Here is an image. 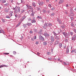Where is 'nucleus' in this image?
Here are the masks:
<instances>
[{
	"label": "nucleus",
	"instance_id": "473e14b6",
	"mask_svg": "<svg viewBox=\"0 0 76 76\" xmlns=\"http://www.w3.org/2000/svg\"><path fill=\"white\" fill-rule=\"evenodd\" d=\"M71 26H72V27H75V24L73 23H71Z\"/></svg>",
	"mask_w": 76,
	"mask_h": 76
},
{
	"label": "nucleus",
	"instance_id": "20e7f679",
	"mask_svg": "<svg viewBox=\"0 0 76 76\" xmlns=\"http://www.w3.org/2000/svg\"><path fill=\"white\" fill-rule=\"evenodd\" d=\"M42 27L44 29H46L47 28H48V23H45L44 24V26H43Z\"/></svg>",
	"mask_w": 76,
	"mask_h": 76
},
{
	"label": "nucleus",
	"instance_id": "bf43d9fd",
	"mask_svg": "<svg viewBox=\"0 0 76 76\" xmlns=\"http://www.w3.org/2000/svg\"><path fill=\"white\" fill-rule=\"evenodd\" d=\"M15 18H17V17H18V15H17V14H15Z\"/></svg>",
	"mask_w": 76,
	"mask_h": 76
},
{
	"label": "nucleus",
	"instance_id": "c85d7f7f",
	"mask_svg": "<svg viewBox=\"0 0 76 76\" xmlns=\"http://www.w3.org/2000/svg\"><path fill=\"white\" fill-rule=\"evenodd\" d=\"M1 2L2 3H6L7 0H1Z\"/></svg>",
	"mask_w": 76,
	"mask_h": 76
},
{
	"label": "nucleus",
	"instance_id": "4468645a",
	"mask_svg": "<svg viewBox=\"0 0 76 76\" xmlns=\"http://www.w3.org/2000/svg\"><path fill=\"white\" fill-rule=\"evenodd\" d=\"M43 31L42 29L39 30V31L38 32V34H42V32Z\"/></svg>",
	"mask_w": 76,
	"mask_h": 76
},
{
	"label": "nucleus",
	"instance_id": "864d4df0",
	"mask_svg": "<svg viewBox=\"0 0 76 76\" xmlns=\"http://www.w3.org/2000/svg\"><path fill=\"white\" fill-rule=\"evenodd\" d=\"M29 33H30V34H33V32L32 31V30H31L30 31Z\"/></svg>",
	"mask_w": 76,
	"mask_h": 76
},
{
	"label": "nucleus",
	"instance_id": "79ce46f5",
	"mask_svg": "<svg viewBox=\"0 0 76 76\" xmlns=\"http://www.w3.org/2000/svg\"><path fill=\"white\" fill-rule=\"evenodd\" d=\"M25 12L24 10H22L21 12V13H23V12Z\"/></svg>",
	"mask_w": 76,
	"mask_h": 76
},
{
	"label": "nucleus",
	"instance_id": "a19ab883",
	"mask_svg": "<svg viewBox=\"0 0 76 76\" xmlns=\"http://www.w3.org/2000/svg\"><path fill=\"white\" fill-rule=\"evenodd\" d=\"M31 12H33V10H32V11L29 10L28 12V13H29V14H31Z\"/></svg>",
	"mask_w": 76,
	"mask_h": 76
},
{
	"label": "nucleus",
	"instance_id": "58836bf2",
	"mask_svg": "<svg viewBox=\"0 0 76 76\" xmlns=\"http://www.w3.org/2000/svg\"><path fill=\"white\" fill-rule=\"evenodd\" d=\"M23 20H24V19H25L26 18V16H23L22 18Z\"/></svg>",
	"mask_w": 76,
	"mask_h": 76
},
{
	"label": "nucleus",
	"instance_id": "37998d69",
	"mask_svg": "<svg viewBox=\"0 0 76 76\" xmlns=\"http://www.w3.org/2000/svg\"><path fill=\"white\" fill-rule=\"evenodd\" d=\"M4 55H9V53H4Z\"/></svg>",
	"mask_w": 76,
	"mask_h": 76
},
{
	"label": "nucleus",
	"instance_id": "72a5a7b5",
	"mask_svg": "<svg viewBox=\"0 0 76 76\" xmlns=\"http://www.w3.org/2000/svg\"><path fill=\"white\" fill-rule=\"evenodd\" d=\"M1 20L2 21V22L3 23H5V22H6V20H4L3 19H1Z\"/></svg>",
	"mask_w": 76,
	"mask_h": 76
},
{
	"label": "nucleus",
	"instance_id": "f257e3e1",
	"mask_svg": "<svg viewBox=\"0 0 76 76\" xmlns=\"http://www.w3.org/2000/svg\"><path fill=\"white\" fill-rule=\"evenodd\" d=\"M14 12L16 13H20V7H16V10H15V11H14Z\"/></svg>",
	"mask_w": 76,
	"mask_h": 76
},
{
	"label": "nucleus",
	"instance_id": "aec40b11",
	"mask_svg": "<svg viewBox=\"0 0 76 76\" xmlns=\"http://www.w3.org/2000/svg\"><path fill=\"white\" fill-rule=\"evenodd\" d=\"M3 67H8V66L4 65H1L0 66V68Z\"/></svg>",
	"mask_w": 76,
	"mask_h": 76
},
{
	"label": "nucleus",
	"instance_id": "7c9ffc66",
	"mask_svg": "<svg viewBox=\"0 0 76 76\" xmlns=\"http://www.w3.org/2000/svg\"><path fill=\"white\" fill-rule=\"evenodd\" d=\"M53 34L55 36H57V34H56V32H55L54 31H53Z\"/></svg>",
	"mask_w": 76,
	"mask_h": 76
},
{
	"label": "nucleus",
	"instance_id": "b1692460",
	"mask_svg": "<svg viewBox=\"0 0 76 76\" xmlns=\"http://www.w3.org/2000/svg\"><path fill=\"white\" fill-rule=\"evenodd\" d=\"M34 14L35 13L33 12V11H32V12H31V13L30 14L31 16H34Z\"/></svg>",
	"mask_w": 76,
	"mask_h": 76
},
{
	"label": "nucleus",
	"instance_id": "393cba45",
	"mask_svg": "<svg viewBox=\"0 0 76 76\" xmlns=\"http://www.w3.org/2000/svg\"><path fill=\"white\" fill-rule=\"evenodd\" d=\"M36 8L37 10H38V11H39V10H41V7L40 6H39V7H36Z\"/></svg>",
	"mask_w": 76,
	"mask_h": 76
},
{
	"label": "nucleus",
	"instance_id": "9d476101",
	"mask_svg": "<svg viewBox=\"0 0 76 76\" xmlns=\"http://www.w3.org/2000/svg\"><path fill=\"white\" fill-rule=\"evenodd\" d=\"M56 35H58V34H60V32H61V31H60V30H57L56 31Z\"/></svg>",
	"mask_w": 76,
	"mask_h": 76
},
{
	"label": "nucleus",
	"instance_id": "e433bc0d",
	"mask_svg": "<svg viewBox=\"0 0 76 76\" xmlns=\"http://www.w3.org/2000/svg\"><path fill=\"white\" fill-rule=\"evenodd\" d=\"M20 23H18L17 25L16 26V27H18V26H19V25H20Z\"/></svg>",
	"mask_w": 76,
	"mask_h": 76
},
{
	"label": "nucleus",
	"instance_id": "cd10ccee",
	"mask_svg": "<svg viewBox=\"0 0 76 76\" xmlns=\"http://www.w3.org/2000/svg\"><path fill=\"white\" fill-rule=\"evenodd\" d=\"M58 44V41H56L55 42L54 45H57V44Z\"/></svg>",
	"mask_w": 76,
	"mask_h": 76
},
{
	"label": "nucleus",
	"instance_id": "ddd939ff",
	"mask_svg": "<svg viewBox=\"0 0 76 76\" xmlns=\"http://www.w3.org/2000/svg\"><path fill=\"white\" fill-rule=\"evenodd\" d=\"M66 54H69V48L68 47H66Z\"/></svg>",
	"mask_w": 76,
	"mask_h": 76
},
{
	"label": "nucleus",
	"instance_id": "c9c22d12",
	"mask_svg": "<svg viewBox=\"0 0 76 76\" xmlns=\"http://www.w3.org/2000/svg\"><path fill=\"white\" fill-rule=\"evenodd\" d=\"M59 46L60 48H61V47H62V44L61 43H59Z\"/></svg>",
	"mask_w": 76,
	"mask_h": 76
},
{
	"label": "nucleus",
	"instance_id": "423d86ee",
	"mask_svg": "<svg viewBox=\"0 0 76 76\" xmlns=\"http://www.w3.org/2000/svg\"><path fill=\"white\" fill-rule=\"evenodd\" d=\"M56 37H55V38L56 39L57 41H60V35L59 36H57L56 35Z\"/></svg>",
	"mask_w": 76,
	"mask_h": 76
},
{
	"label": "nucleus",
	"instance_id": "f03ea898",
	"mask_svg": "<svg viewBox=\"0 0 76 76\" xmlns=\"http://www.w3.org/2000/svg\"><path fill=\"white\" fill-rule=\"evenodd\" d=\"M39 40H41V41H45L44 38V37L42 36L40 34L39 35Z\"/></svg>",
	"mask_w": 76,
	"mask_h": 76
},
{
	"label": "nucleus",
	"instance_id": "13d9d810",
	"mask_svg": "<svg viewBox=\"0 0 76 76\" xmlns=\"http://www.w3.org/2000/svg\"><path fill=\"white\" fill-rule=\"evenodd\" d=\"M74 50H72V51H71V53H74Z\"/></svg>",
	"mask_w": 76,
	"mask_h": 76
},
{
	"label": "nucleus",
	"instance_id": "338daca9",
	"mask_svg": "<svg viewBox=\"0 0 76 76\" xmlns=\"http://www.w3.org/2000/svg\"><path fill=\"white\" fill-rule=\"evenodd\" d=\"M74 31L75 32V33H76V29H74Z\"/></svg>",
	"mask_w": 76,
	"mask_h": 76
},
{
	"label": "nucleus",
	"instance_id": "f704fd0d",
	"mask_svg": "<svg viewBox=\"0 0 76 76\" xmlns=\"http://www.w3.org/2000/svg\"><path fill=\"white\" fill-rule=\"evenodd\" d=\"M43 12L44 13H47V11L45 10H43Z\"/></svg>",
	"mask_w": 76,
	"mask_h": 76
},
{
	"label": "nucleus",
	"instance_id": "e2e57ef3",
	"mask_svg": "<svg viewBox=\"0 0 76 76\" xmlns=\"http://www.w3.org/2000/svg\"><path fill=\"white\" fill-rule=\"evenodd\" d=\"M71 20H73V18L71 17Z\"/></svg>",
	"mask_w": 76,
	"mask_h": 76
},
{
	"label": "nucleus",
	"instance_id": "5701e85b",
	"mask_svg": "<svg viewBox=\"0 0 76 76\" xmlns=\"http://www.w3.org/2000/svg\"><path fill=\"white\" fill-rule=\"evenodd\" d=\"M26 25H28V26H31V25H32V24L31 23H29L27 22V24H26Z\"/></svg>",
	"mask_w": 76,
	"mask_h": 76
},
{
	"label": "nucleus",
	"instance_id": "69168bd1",
	"mask_svg": "<svg viewBox=\"0 0 76 76\" xmlns=\"http://www.w3.org/2000/svg\"><path fill=\"white\" fill-rule=\"evenodd\" d=\"M50 10H48V13H50Z\"/></svg>",
	"mask_w": 76,
	"mask_h": 76
},
{
	"label": "nucleus",
	"instance_id": "09e8293b",
	"mask_svg": "<svg viewBox=\"0 0 76 76\" xmlns=\"http://www.w3.org/2000/svg\"><path fill=\"white\" fill-rule=\"evenodd\" d=\"M64 41H65V42H68V39H65Z\"/></svg>",
	"mask_w": 76,
	"mask_h": 76
},
{
	"label": "nucleus",
	"instance_id": "603ef678",
	"mask_svg": "<svg viewBox=\"0 0 76 76\" xmlns=\"http://www.w3.org/2000/svg\"><path fill=\"white\" fill-rule=\"evenodd\" d=\"M48 6L49 7H50V8H51V5L49 4L48 5Z\"/></svg>",
	"mask_w": 76,
	"mask_h": 76
},
{
	"label": "nucleus",
	"instance_id": "0e129e2a",
	"mask_svg": "<svg viewBox=\"0 0 76 76\" xmlns=\"http://www.w3.org/2000/svg\"><path fill=\"white\" fill-rule=\"evenodd\" d=\"M48 59L49 60H51V59H52V58H48Z\"/></svg>",
	"mask_w": 76,
	"mask_h": 76
},
{
	"label": "nucleus",
	"instance_id": "f3484780",
	"mask_svg": "<svg viewBox=\"0 0 76 76\" xmlns=\"http://www.w3.org/2000/svg\"><path fill=\"white\" fill-rule=\"evenodd\" d=\"M37 18L38 19H42V18L41 16H38Z\"/></svg>",
	"mask_w": 76,
	"mask_h": 76
},
{
	"label": "nucleus",
	"instance_id": "2eb2a0df",
	"mask_svg": "<svg viewBox=\"0 0 76 76\" xmlns=\"http://www.w3.org/2000/svg\"><path fill=\"white\" fill-rule=\"evenodd\" d=\"M4 11L5 12H6V13H8L9 12V9L6 8H5L4 9Z\"/></svg>",
	"mask_w": 76,
	"mask_h": 76
},
{
	"label": "nucleus",
	"instance_id": "f8f14e48",
	"mask_svg": "<svg viewBox=\"0 0 76 76\" xmlns=\"http://www.w3.org/2000/svg\"><path fill=\"white\" fill-rule=\"evenodd\" d=\"M26 6L28 7V9H32V6L29 5L28 4L26 5Z\"/></svg>",
	"mask_w": 76,
	"mask_h": 76
},
{
	"label": "nucleus",
	"instance_id": "052dcab7",
	"mask_svg": "<svg viewBox=\"0 0 76 76\" xmlns=\"http://www.w3.org/2000/svg\"><path fill=\"white\" fill-rule=\"evenodd\" d=\"M64 64L65 65H67V64L66 63V62H64Z\"/></svg>",
	"mask_w": 76,
	"mask_h": 76
},
{
	"label": "nucleus",
	"instance_id": "7ed1b4c3",
	"mask_svg": "<svg viewBox=\"0 0 76 76\" xmlns=\"http://www.w3.org/2000/svg\"><path fill=\"white\" fill-rule=\"evenodd\" d=\"M50 40L51 42H54L55 41V38H54V37L53 36H51Z\"/></svg>",
	"mask_w": 76,
	"mask_h": 76
},
{
	"label": "nucleus",
	"instance_id": "0eeeda50",
	"mask_svg": "<svg viewBox=\"0 0 76 76\" xmlns=\"http://www.w3.org/2000/svg\"><path fill=\"white\" fill-rule=\"evenodd\" d=\"M57 21L59 23V24H61V23H62V21H61V20L58 19V18H57Z\"/></svg>",
	"mask_w": 76,
	"mask_h": 76
},
{
	"label": "nucleus",
	"instance_id": "a211bd4d",
	"mask_svg": "<svg viewBox=\"0 0 76 76\" xmlns=\"http://www.w3.org/2000/svg\"><path fill=\"white\" fill-rule=\"evenodd\" d=\"M38 4H39V6H42L44 4V2H41L38 3Z\"/></svg>",
	"mask_w": 76,
	"mask_h": 76
},
{
	"label": "nucleus",
	"instance_id": "680f3d73",
	"mask_svg": "<svg viewBox=\"0 0 76 76\" xmlns=\"http://www.w3.org/2000/svg\"><path fill=\"white\" fill-rule=\"evenodd\" d=\"M28 20H29V21H30L31 20H32V19H31L30 18H28Z\"/></svg>",
	"mask_w": 76,
	"mask_h": 76
},
{
	"label": "nucleus",
	"instance_id": "4be33fe9",
	"mask_svg": "<svg viewBox=\"0 0 76 76\" xmlns=\"http://www.w3.org/2000/svg\"><path fill=\"white\" fill-rule=\"evenodd\" d=\"M32 4V6L34 7H36V4L34 3V2H33Z\"/></svg>",
	"mask_w": 76,
	"mask_h": 76
},
{
	"label": "nucleus",
	"instance_id": "bb28decb",
	"mask_svg": "<svg viewBox=\"0 0 76 76\" xmlns=\"http://www.w3.org/2000/svg\"><path fill=\"white\" fill-rule=\"evenodd\" d=\"M36 22V20H35L33 19L31 20V23H35Z\"/></svg>",
	"mask_w": 76,
	"mask_h": 76
},
{
	"label": "nucleus",
	"instance_id": "c756f323",
	"mask_svg": "<svg viewBox=\"0 0 76 76\" xmlns=\"http://www.w3.org/2000/svg\"><path fill=\"white\" fill-rule=\"evenodd\" d=\"M23 20H24L22 18H20V23H21L22 22V21H23Z\"/></svg>",
	"mask_w": 76,
	"mask_h": 76
},
{
	"label": "nucleus",
	"instance_id": "a878e982",
	"mask_svg": "<svg viewBox=\"0 0 76 76\" xmlns=\"http://www.w3.org/2000/svg\"><path fill=\"white\" fill-rule=\"evenodd\" d=\"M54 15H55V13L53 12V13L51 14L50 16H54Z\"/></svg>",
	"mask_w": 76,
	"mask_h": 76
},
{
	"label": "nucleus",
	"instance_id": "2f4dec72",
	"mask_svg": "<svg viewBox=\"0 0 76 76\" xmlns=\"http://www.w3.org/2000/svg\"><path fill=\"white\" fill-rule=\"evenodd\" d=\"M23 26L24 28H26L27 26H26V24H23Z\"/></svg>",
	"mask_w": 76,
	"mask_h": 76
},
{
	"label": "nucleus",
	"instance_id": "4d7b16f0",
	"mask_svg": "<svg viewBox=\"0 0 76 76\" xmlns=\"http://www.w3.org/2000/svg\"><path fill=\"white\" fill-rule=\"evenodd\" d=\"M10 1H11V3H13V0H9Z\"/></svg>",
	"mask_w": 76,
	"mask_h": 76
},
{
	"label": "nucleus",
	"instance_id": "774afa93",
	"mask_svg": "<svg viewBox=\"0 0 76 76\" xmlns=\"http://www.w3.org/2000/svg\"><path fill=\"white\" fill-rule=\"evenodd\" d=\"M74 52L75 53H76V49L74 50Z\"/></svg>",
	"mask_w": 76,
	"mask_h": 76
},
{
	"label": "nucleus",
	"instance_id": "1a4fd4ad",
	"mask_svg": "<svg viewBox=\"0 0 76 76\" xmlns=\"http://www.w3.org/2000/svg\"><path fill=\"white\" fill-rule=\"evenodd\" d=\"M76 39V35H75L72 38V40L75 41V40Z\"/></svg>",
	"mask_w": 76,
	"mask_h": 76
},
{
	"label": "nucleus",
	"instance_id": "4c0bfd02",
	"mask_svg": "<svg viewBox=\"0 0 76 76\" xmlns=\"http://www.w3.org/2000/svg\"><path fill=\"white\" fill-rule=\"evenodd\" d=\"M67 33L66 32H63L62 33V34L63 35H64V36L65 37V36L66 35V34Z\"/></svg>",
	"mask_w": 76,
	"mask_h": 76
},
{
	"label": "nucleus",
	"instance_id": "c03bdc74",
	"mask_svg": "<svg viewBox=\"0 0 76 76\" xmlns=\"http://www.w3.org/2000/svg\"><path fill=\"white\" fill-rule=\"evenodd\" d=\"M34 32H37V30L36 29H34Z\"/></svg>",
	"mask_w": 76,
	"mask_h": 76
},
{
	"label": "nucleus",
	"instance_id": "3c124183",
	"mask_svg": "<svg viewBox=\"0 0 76 76\" xmlns=\"http://www.w3.org/2000/svg\"><path fill=\"white\" fill-rule=\"evenodd\" d=\"M51 10H55V8L54 7H53L51 9Z\"/></svg>",
	"mask_w": 76,
	"mask_h": 76
},
{
	"label": "nucleus",
	"instance_id": "de8ad7c7",
	"mask_svg": "<svg viewBox=\"0 0 76 76\" xmlns=\"http://www.w3.org/2000/svg\"><path fill=\"white\" fill-rule=\"evenodd\" d=\"M61 27L62 29H64V28H65V27H64V26H61Z\"/></svg>",
	"mask_w": 76,
	"mask_h": 76
},
{
	"label": "nucleus",
	"instance_id": "9b49d317",
	"mask_svg": "<svg viewBox=\"0 0 76 76\" xmlns=\"http://www.w3.org/2000/svg\"><path fill=\"white\" fill-rule=\"evenodd\" d=\"M48 28H49V29H50L51 28L50 26H52V24H51V23H48Z\"/></svg>",
	"mask_w": 76,
	"mask_h": 76
},
{
	"label": "nucleus",
	"instance_id": "5fc2aeb1",
	"mask_svg": "<svg viewBox=\"0 0 76 76\" xmlns=\"http://www.w3.org/2000/svg\"><path fill=\"white\" fill-rule=\"evenodd\" d=\"M4 5L5 6H8V4L7 3L5 4Z\"/></svg>",
	"mask_w": 76,
	"mask_h": 76
},
{
	"label": "nucleus",
	"instance_id": "49530a36",
	"mask_svg": "<svg viewBox=\"0 0 76 76\" xmlns=\"http://www.w3.org/2000/svg\"><path fill=\"white\" fill-rule=\"evenodd\" d=\"M50 53H51L50 52H48L47 53V54L48 55H50Z\"/></svg>",
	"mask_w": 76,
	"mask_h": 76
},
{
	"label": "nucleus",
	"instance_id": "8fccbe9b",
	"mask_svg": "<svg viewBox=\"0 0 76 76\" xmlns=\"http://www.w3.org/2000/svg\"><path fill=\"white\" fill-rule=\"evenodd\" d=\"M13 53L14 54V55H15V54H16V52L15 51H14L13 52Z\"/></svg>",
	"mask_w": 76,
	"mask_h": 76
},
{
	"label": "nucleus",
	"instance_id": "dca6fc26",
	"mask_svg": "<svg viewBox=\"0 0 76 76\" xmlns=\"http://www.w3.org/2000/svg\"><path fill=\"white\" fill-rule=\"evenodd\" d=\"M64 2V1L63 0H61L58 2V4H61V3H63Z\"/></svg>",
	"mask_w": 76,
	"mask_h": 76
},
{
	"label": "nucleus",
	"instance_id": "412c9836",
	"mask_svg": "<svg viewBox=\"0 0 76 76\" xmlns=\"http://www.w3.org/2000/svg\"><path fill=\"white\" fill-rule=\"evenodd\" d=\"M69 34H68L67 33H66V35H65V37L66 38H69Z\"/></svg>",
	"mask_w": 76,
	"mask_h": 76
},
{
	"label": "nucleus",
	"instance_id": "6e6d98bb",
	"mask_svg": "<svg viewBox=\"0 0 76 76\" xmlns=\"http://www.w3.org/2000/svg\"><path fill=\"white\" fill-rule=\"evenodd\" d=\"M70 34L72 36L73 35V33L72 32H70Z\"/></svg>",
	"mask_w": 76,
	"mask_h": 76
},
{
	"label": "nucleus",
	"instance_id": "a18cd8bd",
	"mask_svg": "<svg viewBox=\"0 0 76 76\" xmlns=\"http://www.w3.org/2000/svg\"><path fill=\"white\" fill-rule=\"evenodd\" d=\"M6 18H9L10 19V16H9L8 15H7L6 16Z\"/></svg>",
	"mask_w": 76,
	"mask_h": 76
},
{
	"label": "nucleus",
	"instance_id": "6ab92c4d",
	"mask_svg": "<svg viewBox=\"0 0 76 76\" xmlns=\"http://www.w3.org/2000/svg\"><path fill=\"white\" fill-rule=\"evenodd\" d=\"M47 41H45V42H43V44L44 45H47Z\"/></svg>",
	"mask_w": 76,
	"mask_h": 76
},
{
	"label": "nucleus",
	"instance_id": "39448f33",
	"mask_svg": "<svg viewBox=\"0 0 76 76\" xmlns=\"http://www.w3.org/2000/svg\"><path fill=\"white\" fill-rule=\"evenodd\" d=\"M43 35L44 36L47 37H50V34L47 33L46 31L43 34Z\"/></svg>",
	"mask_w": 76,
	"mask_h": 76
},
{
	"label": "nucleus",
	"instance_id": "6e6552de",
	"mask_svg": "<svg viewBox=\"0 0 76 76\" xmlns=\"http://www.w3.org/2000/svg\"><path fill=\"white\" fill-rule=\"evenodd\" d=\"M13 12H12V11H10L9 12V16L10 17H11V16H13V15L12 14V13H13Z\"/></svg>",
	"mask_w": 76,
	"mask_h": 76
},
{
	"label": "nucleus",
	"instance_id": "ea45409f",
	"mask_svg": "<svg viewBox=\"0 0 76 76\" xmlns=\"http://www.w3.org/2000/svg\"><path fill=\"white\" fill-rule=\"evenodd\" d=\"M23 9L24 11H26V10H27V8H26V7H24V8H23Z\"/></svg>",
	"mask_w": 76,
	"mask_h": 76
}]
</instances>
